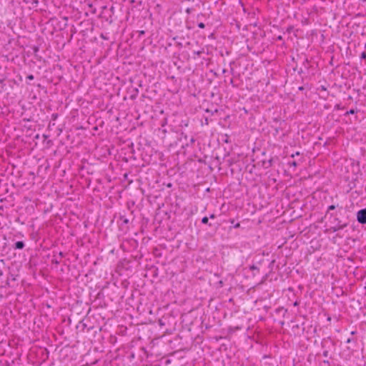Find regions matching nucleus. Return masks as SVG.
<instances>
[{
	"label": "nucleus",
	"instance_id": "f257e3e1",
	"mask_svg": "<svg viewBox=\"0 0 366 366\" xmlns=\"http://www.w3.org/2000/svg\"><path fill=\"white\" fill-rule=\"evenodd\" d=\"M357 221L361 224H366V209H361L357 214Z\"/></svg>",
	"mask_w": 366,
	"mask_h": 366
},
{
	"label": "nucleus",
	"instance_id": "f03ea898",
	"mask_svg": "<svg viewBox=\"0 0 366 366\" xmlns=\"http://www.w3.org/2000/svg\"><path fill=\"white\" fill-rule=\"evenodd\" d=\"M24 247V243L21 241H18L15 243V249H23Z\"/></svg>",
	"mask_w": 366,
	"mask_h": 366
},
{
	"label": "nucleus",
	"instance_id": "7ed1b4c3",
	"mask_svg": "<svg viewBox=\"0 0 366 366\" xmlns=\"http://www.w3.org/2000/svg\"><path fill=\"white\" fill-rule=\"evenodd\" d=\"M345 226H346V224L340 225V226H337V227H331V229H331L332 232H337V231H338V230H340V229H343Z\"/></svg>",
	"mask_w": 366,
	"mask_h": 366
},
{
	"label": "nucleus",
	"instance_id": "20e7f679",
	"mask_svg": "<svg viewBox=\"0 0 366 366\" xmlns=\"http://www.w3.org/2000/svg\"><path fill=\"white\" fill-rule=\"evenodd\" d=\"M208 221H209V219L207 217H203L202 219V222L203 224H207Z\"/></svg>",
	"mask_w": 366,
	"mask_h": 366
},
{
	"label": "nucleus",
	"instance_id": "39448f33",
	"mask_svg": "<svg viewBox=\"0 0 366 366\" xmlns=\"http://www.w3.org/2000/svg\"><path fill=\"white\" fill-rule=\"evenodd\" d=\"M289 164H290V166H292V167H296L297 165V162L295 161L290 162Z\"/></svg>",
	"mask_w": 366,
	"mask_h": 366
},
{
	"label": "nucleus",
	"instance_id": "423d86ee",
	"mask_svg": "<svg viewBox=\"0 0 366 366\" xmlns=\"http://www.w3.org/2000/svg\"><path fill=\"white\" fill-rule=\"evenodd\" d=\"M355 113V111L354 109H350L347 112V114H353Z\"/></svg>",
	"mask_w": 366,
	"mask_h": 366
},
{
	"label": "nucleus",
	"instance_id": "0eeeda50",
	"mask_svg": "<svg viewBox=\"0 0 366 366\" xmlns=\"http://www.w3.org/2000/svg\"><path fill=\"white\" fill-rule=\"evenodd\" d=\"M335 209V205H330L328 207V210H332V209Z\"/></svg>",
	"mask_w": 366,
	"mask_h": 366
},
{
	"label": "nucleus",
	"instance_id": "6e6552de",
	"mask_svg": "<svg viewBox=\"0 0 366 366\" xmlns=\"http://www.w3.org/2000/svg\"><path fill=\"white\" fill-rule=\"evenodd\" d=\"M361 58L362 59H365L366 58V53L365 52H362V54H361Z\"/></svg>",
	"mask_w": 366,
	"mask_h": 366
},
{
	"label": "nucleus",
	"instance_id": "1a4fd4ad",
	"mask_svg": "<svg viewBox=\"0 0 366 366\" xmlns=\"http://www.w3.org/2000/svg\"><path fill=\"white\" fill-rule=\"evenodd\" d=\"M27 79H29V80H33V79H34V76H33V75H31H31H29V76H27Z\"/></svg>",
	"mask_w": 366,
	"mask_h": 366
},
{
	"label": "nucleus",
	"instance_id": "9d476101",
	"mask_svg": "<svg viewBox=\"0 0 366 366\" xmlns=\"http://www.w3.org/2000/svg\"><path fill=\"white\" fill-rule=\"evenodd\" d=\"M199 27L200 28H204V24L203 23H199Z\"/></svg>",
	"mask_w": 366,
	"mask_h": 366
},
{
	"label": "nucleus",
	"instance_id": "9b49d317",
	"mask_svg": "<svg viewBox=\"0 0 366 366\" xmlns=\"http://www.w3.org/2000/svg\"><path fill=\"white\" fill-rule=\"evenodd\" d=\"M240 227V224L239 223H237L235 225H234V228H239Z\"/></svg>",
	"mask_w": 366,
	"mask_h": 366
},
{
	"label": "nucleus",
	"instance_id": "f8f14e48",
	"mask_svg": "<svg viewBox=\"0 0 366 366\" xmlns=\"http://www.w3.org/2000/svg\"><path fill=\"white\" fill-rule=\"evenodd\" d=\"M210 218L211 219H214L215 218V215L214 214H211L210 215Z\"/></svg>",
	"mask_w": 366,
	"mask_h": 366
},
{
	"label": "nucleus",
	"instance_id": "ddd939ff",
	"mask_svg": "<svg viewBox=\"0 0 366 366\" xmlns=\"http://www.w3.org/2000/svg\"><path fill=\"white\" fill-rule=\"evenodd\" d=\"M250 269H257V267H255V266H254V265H253V266H252V267H250Z\"/></svg>",
	"mask_w": 366,
	"mask_h": 366
},
{
	"label": "nucleus",
	"instance_id": "4468645a",
	"mask_svg": "<svg viewBox=\"0 0 366 366\" xmlns=\"http://www.w3.org/2000/svg\"><path fill=\"white\" fill-rule=\"evenodd\" d=\"M299 154H300V153L297 152H296L295 156H297Z\"/></svg>",
	"mask_w": 366,
	"mask_h": 366
},
{
	"label": "nucleus",
	"instance_id": "2eb2a0df",
	"mask_svg": "<svg viewBox=\"0 0 366 366\" xmlns=\"http://www.w3.org/2000/svg\"><path fill=\"white\" fill-rule=\"evenodd\" d=\"M324 355L327 356V352H324Z\"/></svg>",
	"mask_w": 366,
	"mask_h": 366
},
{
	"label": "nucleus",
	"instance_id": "dca6fc26",
	"mask_svg": "<svg viewBox=\"0 0 366 366\" xmlns=\"http://www.w3.org/2000/svg\"><path fill=\"white\" fill-rule=\"evenodd\" d=\"M124 222L125 223H127V222H128V221H127V219H125Z\"/></svg>",
	"mask_w": 366,
	"mask_h": 366
}]
</instances>
